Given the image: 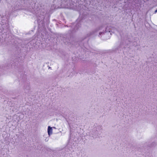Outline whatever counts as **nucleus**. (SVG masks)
I'll use <instances>...</instances> for the list:
<instances>
[{
	"mask_svg": "<svg viewBox=\"0 0 157 157\" xmlns=\"http://www.w3.org/2000/svg\"><path fill=\"white\" fill-rule=\"evenodd\" d=\"M76 27L74 29V30H73V32L76 31V30H77L79 27H80L81 24L80 23H78V24L76 23Z\"/></svg>",
	"mask_w": 157,
	"mask_h": 157,
	"instance_id": "obj_5",
	"label": "nucleus"
},
{
	"mask_svg": "<svg viewBox=\"0 0 157 157\" xmlns=\"http://www.w3.org/2000/svg\"><path fill=\"white\" fill-rule=\"evenodd\" d=\"M0 27L2 32L6 33L9 30V25L7 23L1 24Z\"/></svg>",
	"mask_w": 157,
	"mask_h": 157,
	"instance_id": "obj_2",
	"label": "nucleus"
},
{
	"mask_svg": "<svg viewBox=\"0 0 157 157\" xmlns=\"http://www.w3.org/2000/svg\"><path fill=\"white\" fill-rule=\"evenodd\" d=\"M53 128H55V127H53Z\"/></svg>",
	"mask_w": 157,
	"mask_h": 157,
	"instance_id": "obj_11",
	"label": "nucleus"
},
{
	"mask_svg": "<svg viewBox=\"0 0 157 157\" xmlns=\"http://www.w3.org/2000/svg\"><path fill=\"white\" fill-rule=\"evenodd\" d=\"M48 132L49 136L51 135L52 133V128L50 126H48Z\"/></svg>",
	"mask_w": 157,
	"mask_h": 157,
	"instance_id": "obj_4",
	"label": "nucleus"
},
{
	"mask_svg": "<svg viewBox=\"0 0 157 157\" xmlns=\"http://www.w3.org/2000/svg\"><path fill=\"white\" fill-rule=\"evenodd\" d=\"M105 30H103L102 32H100L99 33V35H104L105 33L107 32H109V33L110 32V29H108V27H105Z\"/></svg>",
	"mask_w": 157,
	"mask_h": 157,
	"instance_id": "obj_3",
	"label": "nucleus"
},
{
	"mask_svg": "<svg viewBox=\"0 0 157 157\" xmlns=\"http://www.w3.org/2000/svg\"><path fill=\"white\" fill-rule=\"evenodd\" d=\"M157 144V141H155L152 142L150 145V146L151 147H154L156 146Z\"/></svg>",
	"mask_w": 157,
	"mask_h": 157,
	"instance_id": "obj_6",
	"label": "nucleus"
},
{
	"mask_svg": "<svg viewBox=\"0 0 157 157\" xmlns=\"http://www.w3.org/2000/svg\"><path fill=\"white\" fill-rule=\"evenodd\" d=\"M45 140L46 141H48V140H47V139H46Z\"/></svg>",
	"mask_w": 157,
	"mask_h": 157,
	"instance_id": "obj_10",
	"label": "nucleus"
},
{
	"mask_svg": "<svg viewBox=\"0 0 157 157\" xmlns=\"http://www.w3.org/2000/svg\"><path fill=\"white\" fill-rule=\"evenodd\" d=\"M70 151H72V150H73L72 148V147L71 148V149H70Z\"/></svg>",
	"mask_w": 157,
	"mask_h": 157,
	"instance_id": "obj_8",
	"label": "nucleus"
},
{
	"mask_svg": "<svg viewBox=\"0 0 157 157\" xmlns=\"http://www.w3.org/2000/svg\"><path fill=\"white\" fill-rule=\"evenodd\" d=\"M102 129V127L100 126H98L96 128H94L90 132V135H91L93 137L96 138L100 134L99 132Z\"/></svg>",
	"mask_w": 157,
	"mask_h": 157,
	"instance_id": "obj_1",
	"label": "nucleus"
},
{
	"mask_svg": "<svg viewBox=\"0 0 157 157\" xmlns=\"http://www.w3.org/2000/svg\"><path fill=\"white\" fill-rule=\"evenodd\" d=\"M155 13L157 12V9L156 10H155Z\"/></svg>",
	"mask_w": 157,
	"mask_h": 157,
	"instance_id": "obj_9",
	"label": "nucleus"
},
{
	"mask_svg": "<svg viewBox=\"0 0 157 157\" xmlns=\"http://www.w3.org/2000/svg\"><path fill=\"white\" fill-rule=\"evenodd\" d=\"M104 27V26L103 25H101L100 26L98 27V28H97L96 29H95L96 31V32L98 31L99 30L102 29H103Z\"/></svg>",
	"mask_w": 157,
	"mask_h": 157,
	"instance_id": "obj_7",
	"label": "nucleus"
}]
</instances>
